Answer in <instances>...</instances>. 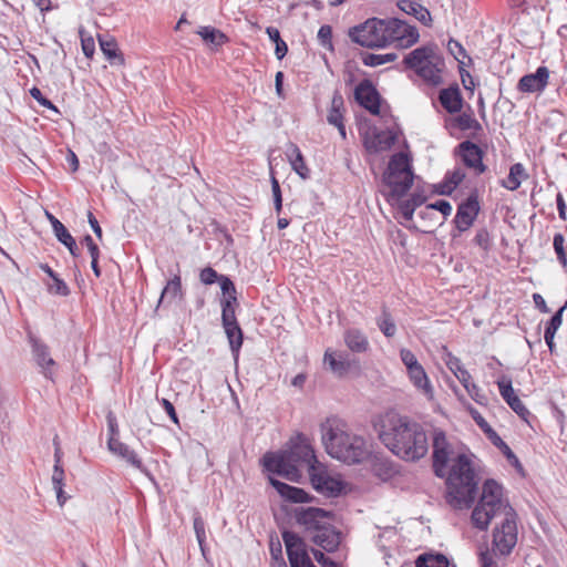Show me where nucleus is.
<instances>
[{"label":"nucleus","instance_id":"nucleus-1","mask_svg":"<svg viewBox=\"0 0 567 567\" xmlns=\"http://www.w3.org/2000/svg\"><path fill=\"white\" fill-rule=\"evenodd\" d=\"M433 468L439 477L446 476V502L456 509L468 508L476 498L475 472L465 454L455 456L452 445L441 430L433 432Z\"/></svg>","mask_w":567,"mask_h":567},{"label":"nucleus","instance_id":"nucleus-2","mask_svg":"<svg viewBox=\"0 0 567 567\" xmlns=\"http://www.w3.org/2000/svg\"><path fill=\"white\" fill-rule=\"evenodd\" d=\"M379 437L393 454L405 461H417L429 451V440L423 426L405 416H388Z\"/></svg>","mask_w":567,"mask_h":567},{"label":"nucleus","instance_id":"nucleus-3","mask_svg":"<svg viewBox=\"0 0 567 567\" xmlns=\"http://www.w3.org/2000/svg\"><path fill=\"white\" fill-rule=\"evenodd\" d=\"M321 441L327 453L346 464H360L371 456L365 439L350 431L337 417L327 419L320 426Z\"/></svg>","mask_w":567,"mask_h":567},{"label":"nucleus","instance_id":"nucleus-4","mask_svg":"<svg viewBox=\"0 0 567 567\" xmlns=\"http://www.w3.org/2000/svg\"><path fill=\"white\" fill-rule=\"evenodd\" d=\"M264 466L268 472L278 474L291 482H298L300 470L310 471L311 465H318L315 451L309 440L299 434L290 440L289 449L280 453H267L262 458Z\"/></svg>","mask_w":567,"mask_h":567},{"label":"nucleus","instance_id":"nucleus-5","mask_svg":"<svg viewBox=\"0 0 567 567\" xmlns=\"http://www.w3.org/2000/svg\"><path fill=\"white\" fill-rule=\"evenodd\" d=\"M403 63L427 85L439 86L443 83L445 61L436 44L430 43L414 49L404 56Z\"/></svg>","mask_w":567,"mask_h":567},{"label":"nucleus","instance_id":"nucleus-6","mask_svg":"<svg viewBox=\"0 0 567 567\" xmlns=\"http://www.w3.org/2000/svg\"><path fill=\"white\" fill-rule=\"evenodd\" d=\"M513 508L503 498V487L494 480H487L483 484L482 496L472 512L473 525L481 529H487L491 520L498 514L506 516L507 509Z\"/></svg>","mask_w":567,"mask_h":567},{"label":"nucleus","instance_id":"nucleus-7","mask_svg":"<svg viewBox=\"0 0 567 567\" xmlns=\"http://www.w3.org/2000/svg\"><path fill=\"white\" fill-rule=\"evenodd\" d=\"M383 179L390 188V196L400 198L405 195L413 184V172L406 154L400 152L392 155Z\"/></svg>","mask_w":567,"mask_h":567},{"label":"nucleus","instance_id":"nucleus-8","mask_svg":"<svg viewBox=\"0 0 567 567\" xmlns=\"http://www.w3.org/2000/svg\"><path fill=\"white\" fill-rule=\"evenodd\" d=\"M349 38L352 42L368 49L386 48L385 19L370 18L363 23L349 29Z\"/></svg>","mask_w":567,"mask_h":567},{"label":"nucleus","instance_id":"nucleus-9","mask_svg":"<svg viewBox=\"0 0 567 567\" xmlns=\"http://www.w3.org/2000/svg\"><path fill=\"white\" fill-rule=\"evenodd\" d=\"M514 508L507 509L506 516L493 532V549L501 556H508L517 544V523Z\"/></svg>","mask_w":567,"mask_h":567},{"label":"nucleus","instance_id":"nucleus-10","mask_svg":"<svg viewBox=\"0 0 567 567\" xmlns=\"http://www.w3.org/2000/svg\"><path fill=\"white\" fill-rule=\"evenodd\" d=\"M386 47L398 42L400 47L409 48L419 41L420 34L415 27L405 23L398 18L385 19Z\"/></svg>","mask_w":567,"mask_h":567},{"label":"nucleus","instance_id":"nucleus-11","mask_svg":"<svg viewBox=\"0 0 567 567\" xmlns=\"http://www.w3.org/2000/svg\"><path fill=\"white\" fill-rule=\"evenodd\" d=\"M313 488L327 497H336L342 491V482L332 477L322 463L311 465L308 472Z\"/></svg>","mask_w":567,"mask_h":567},{"label":"nucleus","instance_id":"nucleus-12","mask_svg":"<svg viewBox=\"0 0 567 567\" xmlns=\"http://www.w3.org/2000/svg\"><path fill=\"white\" fill-rule=\"evenodd\" d=\"M295 518L299 525L315 534L331 522L332 513L318 507H300L295 511Z\"/></svg>","mask_w":567,"mask_h":567},{"label":"nucleus","instance_id":"nucleus-13","mask_svg":"<svg viewBox=\"0 0 567 567\" xmlns=\"http://www.w3.org/2000/svg\"><path fill=\"white\" fill-rule=\"evenodd\" d=\"M478 194L476 190L470 194V196L462 202L454 217V224L458 231H466L473 225L480 213Z\"/></svg>","mask_w":567,"mask_h":567},{"label":"nucleus","instance_id":"nucleus-14","mask_svg":"<svg viewBox=\"0 0 567 567\" xmlns=\"http://www.w3.org/2000/svg\"><path fill=\"white\" fill-rule=\"evenodd\" d=\"M29 343L31 346L32 357L41 373L49 380H53V368L55 361L50 354L49 347L32 333H29Z\"/></svg>","mask_w":567,"mask_h":567},{"label":"nucleus","instance_id":"nucleus-15","mask_svg":"<svg viewBox=\"0 0 567 567\" xmlns=\"http://www.w3.org/2000/svg\"><path fill=\"white\" fill-rule=\"evenodd\" d=\"M354 99L372 115L380 114V94L370 80H363L355 86Z\"/></svg>","mask_w":567,"mask_h":567},{"label":"nucleus","instance_id":"nucleus-16","mask_svg":"<svg viewBox=\"0 0 567 567\" xmlns=\"http://www.w3.org/2000/svg\"><path fill=\"white\" fill-rule=\"evenodd\" d=\"M457 153L468 168L474 169L476 175L483 174L486 166L483 163V151L475 143L464 141L457 146Z\"/></svg>","mask_w":567,"mask_h":567},{"label":"nucleus","instance_id":"nucleus-17","mask_svg":"<svg viewBox=\"0 0 567 567\" xmlns=\"http://www.w3.org/2000/svg\"><path fill=\"white\" fill-rule=\"evenodd\" d=\"M497 385L502 398L506 401L511 409L523 420H527V416L530 413L522 400L515 394L511 378L503 375L497 381Z\"/></svg>","mask_w":567,"mask_h":567},{"label":"nucleus","instance_id":"nucleus-18","mask_svg":"<svg viewBox=\"0 0 567 567\" xmlns=\"http://www.w3.org/2000/svg\"><path fill=\"white\" fill-rule=\"evenodd\" d=\"M549 71L546 66H539L535 73L526 74L518 81L517 89L520 92H543L548 84Z\"/></svg>","mask_w":567,"mask_h":567},{"label":"nucleus","instance_id":"nucleus-19","mask_svg":"<svg viewBox=\"0 0 567 567\" xmlns=\"http://www.w3.org/2000/svg\"><path fill=\"white\" fill-rule=\"evenodd\" d=\"M107 447L111 453L121 457L131 466L140 470L143 473H146V468L144 467L141 458L127 444L121 442L116 437L111 436L107 441Z\"/></svg>","mask_w":567,"mask_h":567},{"label":"nucleus","instance_id":"nucleus-20","mask_svg":"<svg viewBox=\"0 0 567 567\" xmlns=\"http://www.w3.org/2000/svg\"><path fill=\"white\" fill-rule=\"evenodd\" d=\"M312 542L327 551L336 550L341 542L340 533L331 525V522L326 524L311 537Z\"/></svg>","mask_w":567,"mask_h":567},{"label":"nucleus","instance_id":"nucleus-21","mask_svg":"<svg viewBox=\"0 0 567 567\" xmlns=\"http://www.w3.org/2000/svg\"><path fill=\"white\" fill-rule=\"evenodd\" d=\"M442 107L450 114L460 113L463 109V96L457 84L442 89L439 93Z\"/></svg>","mask_w":567,"mask_h":567},{"label":"nucleus","instance_id":"nucleus-22","mask_svg":"<svg viewBox=\"0 0 567 567\" xmlns=\"http://www.w3.org/2000/svg\"><path fill=\"white\" fill-rule=\"evenodd\" d=\"M269 483L276 488L285 499L292 503H306L309 501V495L300 487L290 486L279 480L269 477Z\"/></svg>","mask_w":567,"mask_h":567},{"label":"nucleus","instance_id":"nucleus-23","mask_svg":"<svg viewBox=\"0 0 567 567\" xmlns=\"http://www.w3.org/2000/svg\"><path fill=\"white\" fill-rule=\"evenodd\" d=\"M398 8L404 13L414 17L425 27H430L432 23V17L430 11L421 3L413 0H400Z\"/></svg>","mask_w":567,"mask_h":567},{"label":"nucleus","instance_id":"nucleus-24","mask_svg":"<svg viewBox=\"0 0 567 567\" xmlns=\"http://www.w3.org/2000/svg\"><path fill=\"white\" fill-rule=\"evenodd\" d=\"M371 471L382 482H388L398 474V468L392 461L377 455L373 456Z\"/></svg>","mask_w":567,"mask_h":567},{"label":"nucleus","instance_id":"nucleus-25","mask_svg":"<svg viewBox=\"0 0 567 567\" xmlns=\"http://www.w3.org/2000/svg\"><path fill=\"white\" fill-rule=\"evenodd\" d=\"M396 141V136L392 131H380L374 134L372 141L367 143V148L371 152L379 153L390 150Z\"/></svg>","mask_w":567,"mask_h":567},{"label":"nucleus","instance_id":"nucleus-26","mask_svg":"<svg viewBox=\"0 0 567 567\" xmlns=\"http://www.w3.org/2000/svg\"><path fill=\"white\" fill-rule=\"evenodd\" d=\"M446 126L452 127V128H458L461 131H467V130L482 131V125L473 116L472 112H468V113L463 112V113L458 114L457 116L450 118L446 122Z\"/></svg>","mask_w":567,"mask_h":567},{"label":"nucleus","instance_id":"nucleus-27","mask_svg":"<svg viewBox=\"0 0 567 567\" xmlns=\"http://www.w3.org/2000/svg\"><path fill=\"white\" fill-rule=\"evenodd\" d=\"M324 362L329 364L331 371L338 377H343L350 369V361L341 353L326 351Z\"/></svg>","mask_w":567,"mask_h":567},{"label":"nucleus","instance_id":"nucleus-28","mask_svg":"<svg viewBox=\"0 0 567 567\" xmlns=\"http://www.w3.org/2000/svg\"><path fill=\"white\" fill-rule=\"evenodd\" d=\"M343 112H344V101L343 96L339 91L333 93L331 100V106L327 116V121L329 124L334 125L343 122Z\"/></svg>","mask_w":567,"mask_h":567},{"label":"nucleus","instance_id":"nucleus-29","mask_svg":"<svg viewBox=\"0 0 567 567\" xmlns=\"http://www.w3.org/2000/svg\"><path fill=\"white\" fill-rule=\"evenodd\" d=\"M52 485L56 494V501L60 506H63L65 502L68 501L69 496L64 493L63 486H64V470L62 465H54L53 466V473H52Z\"/></svg>","mask_w":567,"mask_h":567},{"label":"nucleus","instance_id":"nucleus-30","mask_svg":"<svg viewBox=\"0 0 567 567\" xmlns=\"http://www.w3.org/2000/svg\"><path fill=\"white\" fill-rule=\"evenodd\" d=\"M344 341L348 348L353 352H364L369 346L365 336L355 329L346 332Z\"/></svg>","mask_w":567,"mask_h":567},{"label":"nucleus","instance_id":"nucleus-31","mask_svg":"<svg viewBox=\"0 0 567 567\" xmlns=\"http://www.w3.org/2000/svg\"><path fill=\"white\" fill-rule=\"evenodd\" d=\"M526 177L525 167L520 163H516L511 166L509 174L507 178L502 182V185L509 190H516L520 186L522 181Z\"/></svg>","mask_w":567,"mask_h":567},{"label":"nucleus","instance_id":"nucleus-32","mask_svg":"<svg viewBox=\"0 0 567 567\" xmlns=\"http://www.w3.org/2000/svg\"><path fill=\"white\" fill-rule=\"evenodd\" d=\"M410 380L414 384L415 388L422 390L425 394H432V386L430 384L429 378L420 364L419 367L412 368V370L408 371Z\"/></svg>","mask_w":567,"mask_h":567},{"label":"nucleus","instance_id":"nucleus-33","mask_svg":"<svg viewBox=\"0 0 567 567\" xmlns=\"http://www.w3.org/2000/svg\"><path fill=\"white\" fill-rule=\"evenodd\" d=\"M102 52L112 64H124V58L117 50V44L114 40L99 39Z\"/></svg>","mask_w":567,"mask_h":567},{"label":"nucleus","instance_id":"nucleus-34","mask_svg":"<svg viewBox=\"0 0 567 567\" xmlns=\"http://www.w3.org/2000/svg\"><path fill=\"white\" fill-rule=\"evenodd\" d=\"M227 336L231 352L237 355L243 344V331L237 323L230 326H223Z\"/></svg>","mask_w":567,"mask_h":567},{"label":"nucleus","instance_id":"nucleus-35","mask_svg":"<svg viewBox=\"0 0 567 567\" xmlns=\"http://www.w3.org/2000/svg\"><path fill=\"white\" fill-rule=\"evenodd\" d=\"M292 169L303 179L309 177V168L307 167L303 156L297 145H291V154L289 155Z\"/></svg>","mask_w":567,"mask_h":567},{"label":"nucleus","instance_id":"nucleus-36","mask_svg":"<svg viewBox=\"0 0 567 567\" xmlns=\"http://www.w3.org/2000/svg\"><path fill=\"white\" fill-rule=\"evenodd\" d=\"M182 292V282L179 276H174L173 279H171L167 285L164 287L157 308L165 301H172L174 300L179 293Z\"/></svg>","mask_w":567,"mask_h":567},{"label":"nucleus","instance_id":"nucleus-37","mask_svg":"<svg viewBox=\"0 0 567 567\" xmlns=\"http://www.w3.org/2000/svg\"><path fill=\"white\" fill-rule=\"evenodd\" d=\"M398 59L396 53H385V54H375V53H363L361 55L362 63L365 66L375 68L385 63L393 62Z\"/></svg>","mask_w":567,"mask_h":567},{"label":"nucleus","instance_id":"nucleus-38","mask_svg":"<svg viewBox=\"0 0 567 567\" xmlns=\"http://www.w3.org/2000/svg\"><path fill=\"white\" fill-rule=\"evenodd\" d=\"M465 178V172L462 168H455L445 175L444 185L441 194H451Z\"/></svg>","mask_w":567,"mask_h":567},{"label":"nucleus","instance_id":"nucleus-39","mask_svg":"<svg viewBox=\"0 0 567 567\" xmlns=\"http://www.w3.org/2000/svg\"><path fill=\"white\" fill-rule=\"evenodd\" d=\"M237 298H224L221 299V322L223 326H230V323H237L235 307L237 306Z\"/></svg>","mask_w":567,"mask_h":567},{"label":"nucleus","instance_id":"nucleus-40","mask_svg":"<svg viewBox=\"0 0 567 567\" xmlns=\"http://www.w3.org/2000/svg\"><path fill=\"white\" fill-rule=\"evenodd\" d=\"M287 555L291 567H303L311 560L305 544L292 547L290 551H287Z\"/></svg>","mask_w":567,"mask_h":567},{"label":"nucleus","instance_id":"nucleus-41","mask_svg":"<svg viewBox=\"0 0 567 567\" xmlns=\"http://www.w3.org/2000/svg\"><path fill=\"white\" fill-rule=\"evenodd\" d=\"M197 33L205 42L214 45H221L227 40L226 35L221 31L213 27H202Z\"/></svg>","mask_w":567,"mask_h":567},{"label":"nucleus","instance_id":"nucleus-42","mask_svg":"<svg viewBox=\"0 0 567 567\" xmlns=\"http://www.w3.org/2000/svg\"><path fill=\"white\" fill-rule=\"evenodd\" d=\"M377 324L382 333L388 338H391L396 333L395 322L385 308L382 310L381 316L377 319Z\"/></svg>","mask_w":567,"mask_h":567},{"label":"nucleus","instance_id":"nucleus-43","mask_svg":"<svg viewBox=\"0 0 567 567\" xmlns=\"http://www.w3.org/2000/svg\"><path fill=\"white\" fill-rule=\"evenodd\" d=\"M567 308V301L565 305L554 313L550 320L547 322L544 339H554L556 331L559 329L563 322V312Z\"/></svg>","mask_w":567,"mask_h":567},{"label":"nucleus","instance_id":"nucleus-44","mask_svg":"<svg viewBox=\"0 0 567 567\" xmlns=\"http://www.w3.org/2000/svg\"><path fill=\"white\" fill-rule=\"evenodd\" d=\"M416 567H449V560L443 555H425L416 559Z\"/></svg>","mask_w":567,"mask_h":567},{"label":"nucleus","instance_id":"nucleus-45","mask_svg":"<svg viewBox=\"0 0 567 567\" xmlns=\"http://www.w3.org/2000/svg\"><path fill=\"white\" fill-rule=\"evenodd\" d=\"M194 532L200 547L202 554L205 556L206 528L205 522L199 513H195L193 517Z\"/></svg>","mask_w":567,"mask_h":567},{"label":"nucleus","instance_id":"nucleus-46","mask_svg":"<svg viewBox=\"0 0 567 567\" xmlns=\"http://www.w3.org/2000/svg\"><path fill=\"white\" fill-rule=\"evenodd\" d=\"M473 419L475 420L476 424L482 429V431L488 436V439L494 443V445H498V442L502 439L491 427V425L485 421V419L477 412L473 414Z\"/></svg>","mask_w":567,"mask_h":567},{"label":"nucleus","instance_id":"nucleus-47","mask_svg":"<svg viewBox=\"0 0 567 567\" xmlns=\"http://www.w3.org/2000/svg\"><path fill=\"white\" fill-rule=\"evenodd\" d=\"M564 244H565V237L560 233L555 234L554 240H553V246H554L555 252L557 255L558 261L561 264L563 267H566L567 266V255L565 251Z\"/></svg>","mask_w":567,"mask_h":567},{"label":"nucleus","instance_id":"nucleus-48","mask_svg":"<svg viewBox=\"0 0 567 567\" xmlns=\"http://www.w3.org/2000/svg\"><path fill=\"white\" fill-rule=\"evenodd\" d=\"M447 51L460 62V64H464V61H462L460 56L467 58L468 62H472V59L467 55L464 47L454 39H450L447 42Z\"/></svg>","mask_w":567,"mask_h":567},{"label":"nucleus","instance_id":"nucleus-49","mask_svg":"<svg viewBox=\"0 0 567 567\" xmlns=\"http://www.w3.org/2000/svg\"><path fill=\"white\" fill-rule=\"evenodd\" d=\"M318 41L320 44L329 50L333 49L332 45V28L329 24H323L318 31Z\"/></svg>","mask_w":567,"mask_h":567},{"label":"nucleus","instance_id":"nucleus-50","mask_svg":"<svg viewBox=\"0 0 567 567\" xmlns=\"http://www.w3.org/2000/svg\"><path fill=\"white\" fill-rule=\"evenodd\" d=\"M271 192L274 197L275 210L279 215L282 209V195L279 182L276 177H271Z\"/></svg>","mask_w":567,"mask_h":567},{"label":"nucleus","instance_id":"nucleus-51","mask_svg":"<svg viewBox=\"0 0 567 567\" xmlns=\"http://www.w3.org/2000/svg\"><path fill=\"white\" fill-rule=\"evenodd\" d=\"M218 282L220 285L224 298H237L235 285L227 276L220 275Z\"/></svg>","mask_w":567,"mask_h":567},{"label":"nucleus","instance_id":"nucleus-52","mask_svg":"<svg viewBox=\"0 0 567 567\" xmlns=\"http://www.w3.org/2000/svg\"><path fill=\"white\" fill-rule=\"evenodd\" d=\"M400 357L408 371L412 370L414 367L420 365L415 354L409 349H402L400 351Z\"/></svg>","mask_w":567,"mask_h":567},{"label":"nucleus","instance_id":"nucleus-53","mask_svg":"<svg viewBox=\"0 0 567 567\" xmlns=\"http://www.w3.org/2000/svg\"><path fill=\"white\" fill-rule=\"evenodd\" d=\"M282 539L287 551H290L292 547L299 546L300 544H305L303 540L293 532H284Z\"/></svg>","mask_w":567,"mask_h":567},{"label":"nucleus","instance_id":"nucleus-54","mask_svg":"<svg viewBox=\"0 0 567 567\" xmlns=\"http://www.w3.org/2000/svg\"><path fill=\"white\" fill-rule=\"evenodd\" d=\"M421 205V202H413V200H404L400 205V210L404 219L411 220L414 214V210L417 206Z\"/></svg>","mask_w":567,"mask_h":567},{"label":"nucleus","instance_id":"nucleus-55","mask_svg":"<svg viewBox=\"0 0 567 567\" xmlns=\"http://www.w3.org/2000/svg\"><path fill=\"white\" fill-rule=\"evenodd\" d=\"M497 446L502 450V452L504 453V455L506 456V458L508 460V462L512 465H514L518 470H522V464H520L519 460L517 458V456L514 454V452L511 450V447L503 440H501L498 442Z\"/></svg>","mask_w":567,"mask_h":567},{"label":"nucleus","instance_id":"nucleus-56","mask_svg":"<svg viewBox=\"0 0 567 567\" xmlns=\"http://www.w3.org/2000/svg\"><path fill=\"white\" fill-rule=\"evenodd\" d=\"M220 275H218L217 271L212 267L204 268L199 274V279L205 285H213L214 282L218 281Z\"/></svg>","mask_w":567,"mask_h":567},{"label":"nucleus","instance_id":"nucleus-57","mask_svg":"<svg viewBox=\"0 0 567 567\" xmlns=\"http://www.w3.org/2000/svg\"><path fill=\"white\" fill-rule=\"evenodd\" d=\"M474 244L484 250L489 249L491 239H489V234H488L487 229L481 228L480 230H477V233L474 237Z\"/></svg>","mask_w":567,"mask_h":567},{"label":"nucleus","instance_id":"nucleus-58","mask_svg":"<svg viewBox=\"0 0 567 567\" xmlns=\"http://www.w3.org/2000/svg\"><path fill=\"white\" fill-rule=\"evenodd\" d=\"M30 94L31 96L37 100L39 102L40 105L47 107V109H50V110H53L55 112H58L56 107L53 105V103L47 99L45 96H43L41 90L37 86H33L31 90H30Z\"/></svg>","mask_w":567,"mask_h":567},{"label":"nucleus","instance_id":"nucleus-59","mask_svg":"<svg viewBox=\"0 0 567 567\" xmlns=\"http://www.w3.org/2000/svg\"><path fill=\"white\" fill-rule=\"evenodd\" d=\"M53 285L50 286V290L59 296H68L70 293V289L66 284L55 275V278H52Z\"/></svg>","mask_w":567,"mask_h":567},{"label":"nucleus","instance_id":"nucleus-60","mask_svg":"<svg viewBox=\"0 0 567 567\" xmlns=\"http://www.w3.org/2000/svg\"><path fill=\"white\" fill-rule=\"evenodd\" d=\"M427 208H432V209H435V210H439L441 212L445 217L451 215L452 213V206L451 204L447 202V200H444V199H440V200H436L435 203L433 204H430L427 206Z\"/></svg>","mask_w":567,"mask_h":567},{"label":"nucleus","instance_id":"nucleus-61","mask_svg":"<svg viewBox=\"0 0 567 567\" xmlns=\"http://www.w3.org/2000/svg\"><path fill=\"white\" fill-rule=\"evenodd\" d=\"M82 244H84L87 247V250L92 259L99 258L100 249L90 235L84 236Z\"/></svg>","mask_w":567,"mask_h":567},{"label":"nucleus","instance_id":"nucleus-62","mask_svg":"<svg viewBox=\"0 0 567 567\" xmlns=\"http://www.w3.org/2000/svg\"><path fill=\"white\" fill-rule=\"evenodd\" d=\"M315 559L322 566V567H338V564L327 557L322 551L320 550H313Z\"/></svg>","mask_w":567,"mask_h":567},{"label":"nucleus","instance_id":"nucleus-63","mask_svg":"<svg viewBox=\"0 0 567 567\" xmlns=\"http://www.w3.org/2000/svg\"><path fill=\"white\" fill-rule=\"evenodd\" d=\"M465 390L475 402L482 404L485 400V395L481 393V389L474 382Z\"/></svg>","mask_w":567,"mask_h":567},{"label":"nucleus","instance_id":"nucleus-64","mask_svg":"<svg viewBox=\"0 0 567 567\" xmlns=\"http://www.w3.org/2000/svg\"><path fill=\"white\" fill-rule=\"evenodd\" d=\"M480 563L481 567H497L494 556L489 550H485L480 554Z\"/></svg>","mask_w":567,"mask_h":567}]
</instances>
